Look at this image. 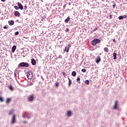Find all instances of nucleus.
<instances>
[{
  "label": "nucleus",
  "mask_w": 127,
  "mask_h": 127,
  "mask_svg": "<svg viewBox=\"0 0 127 127\" xmlns=\"http://www.w3.org/2000/svg\"><path fill=\"white\" fill-rule=\"evenodd\" d=\"M101 42V40L99 39H94L93 41L91 42V43L93 46H95V45L98 44V43H100Z\"/></svg>",
  "instance_id": "nucleus-1"
},
{
  "label": "nucleus",
  "mask_w": 127,
  "mask_h": 127,
  "mask_svg": "<svg viewBox=\"0 0 127 127\" xmlns=\"http://www.w3.org/2000/svg\"><path fill=\"white\" fill-rule=\"evenodd\" d=\"M27 76L28 79H29V80L32 79V77L33 76V75L32 74V72L31 71H28L27 72Z\"/></svg>",
  "instance_id": "nucleus-2"
},
{
  "label": "nucleus",
  "mask_w": 127,
  "mask_h": 127,
  "mask_svg": "<svg viewBox=\"0 0 127 127\" xmlns=\"http://www.w3.org/2000/svg\"><path fill=\"white\" fill-rule=\"evenodd\" d=\"M19 66H20V67H29V64L27 63H21L19 64Z\"/></svg>",
  "instance_id": "nucleus-3"
},
{
  "label": "nucleus",
  "mask_w": 127,
  "mask_h": 127,
  "mask_svg": "<svg viewBox=\"0 0 127 127\" xmlns=\"http://www.w3.org/2000/svg\"><path fill=\"white\" fill-rule=\"evenodd\" d=\"M15 123H16V120H15V115H13L11 119L10 123L12 125H13V124H15Z\"/></svg>",
  "instance_id": "nucleus-4"
},
{
  "label": "nucleus",
  "mask_w": 127,
  "mask_h": 127,
  "mask_svg": "<svg viewBox=\"0 0 127 127\" xmlns=\"http://www.w3.org/2000/svg\"><path fill=\"white\" fill-rule=\"evenodd\" d=\"M118 107H119V101L116 100L113 107V110H117Z\"/></svg>",
  "instance_id": "nucleus-5"
},
{
  "label": "nucleus",
  "mask_w": 127,
  "mask_h": 127,
  "mask_svg": "<svg viewBox=\"0 0 127 127\" xmlns=\"http://www.w3.org/2000/svg\"><path fill=\"white\" fill-rule=\"evenodd\" d=\"M34 100V96H33V95H31L28 96V101H29V102H33Z\"/></svg>",
  "instance_id": "nucleus-6"
},
{
  "label": "nucleus",
  "mask_w": 127,
  "mask_h": 127,
  "mask_svg": "<svg viewBox=\"0 0 127 127\" xmlns=\"http://www.w3.org/2000/svg\"><path fill=\"white\" fill-rule=\"evenodd\" d=\"M17 5L20 9L21 10H22L23 9V6H22V4H21V2H17Z\"/></svg>",
  "instance_id": "nucleus-7"
},
{
  "label": "nucleus",
  "mask_w": 127,
  "mask_h": 127,
  "mask_svg": "<svg viewBox=\"0 0 127 127\" xmlns=\"http://www.w3.org/2000/svg\"><path fill=\"white\" fill-rule=\"evenodd\" d=\"M95 62L96 63H100V62H101V57H100V56H97Z\"/></svg>",
  "instance_id": "nucleus-8"
},
{
  "label": "nucleus",
  "mask_w": 127,
  "mask_h": 127,
  "mask_svg": "<svg viewBox=\"0 0 127 127\" xmlns=\"http://www.w3.org/2000/svg\"><path fill=\"white\" fill-rule=\"evenodd\" d=\"M31 61L32 65H33L34 66L35 65H36V61H35L34 59H32L31 60Z\"/></svg>",
  "instance_id": "nucleus-9"
},
{
  "label": "nucleus",
  "mask_w": 127,
  "mask_h": 127,
  "mask_svg": "<svg viewBox=\"0 0 127 127\" xmlns=\"http://www.w3.org/2000/svg\"><path fill=\"white\" fill-rule=\"evenodd\" d=\"M15 16H17L18 17H19L20 16V13L19 12L16 11L14 13Z\"/></svg>",
  "instance_id": "nucleus-10"
},
{
  "label": "nucleus",
  "mask_w": 127,
  "mask_h": 127,
  "mask_svg": "<svg viewBox=\"0 0 127 127\" xmlns=\"http://www.w3.org/2000/svg\"><path fill=\"white\" fill-rule=\"evenodd\" d=\"M66 116L67 117H71V116H72V112L68 111L66 113Z\"/></svg>",
  "instance_id": "nucleus-11"
},
{
  "label": "nucleus",
  "mask_w": 127,
  "mask_h": 127,
  "mask_svg": "<svg viewBox=\"0 0 127 127\" xmlns=\"http://www.w3.org/2000/svg\"><path fill=\"white\" fill-rule=\"evenodd\" d=\"M8 23L9 25L12 26L13 25V24H14V21H13V20L8 21Z\"/></svg>",
  "instance_id": "nucleus-12"
},
{
  "label": "nucleus",
  "mask_w": 127,
  "mask_h": 127,
  "mask_svg": "<svg viewBox=\"0 0 127 127\" xmlns=\"http://www.w3.org/2000/svg\"><path fill=\"white\" fill-rule=\"evenodd\" d=\"M15 50H16V46L15 45H14L12 48V52L13 53V52H14V51H15Z\"/></svg>",
  "instance_id": "nucleus-13"
},
{
  "label": "nucleus",
  "mask_w": 127,
  "mask_h": 127,
  "mask_svg": "<svg viewBox=\"0 0 127 127\" xmlns=\"http://www.w3.org/2000/svg\"><path fill=\"white\" fill-rule=\"evenodd\" d=\"M11 98H7L6 101V104H9V103H10V102H11Z\"/></svg>",
  "instance_id": "nucleus-14"
},
{
  "label": "nucleus",
  "mask_w": 127,
  "mask_h": 127,
  "mask_svg": "<svg viewBox=\"0 0 127 127\" xmlns=\"http://www.w3.org/2000/svg\"><path fill=\"white\" fill-rule=\"evenodd\" d=\"M70 17H68L66 19L64 20V22H65V23H68V22L70 21Z\"/></svg>",
  "instance_id": "nucleus-15"
},
{
  "label": "nucleus",
  "mask_w": 127,
  "mask_h": 127,
  "mask_svg": "<svg viewBox=\"0 0 127 127\" xmlns=\"http://www.w3.org/2000/svg\"><path fill=\"white\" fill-rule=\"evenodd\" d=\"M113 55L114 57L113 59H114V60H116V59H117V53H114Z\"/></svg>",
  "instance_id": "nucleus-16"
},
{
  "label": "nucleus",
  "mask_w": 127,
  "mask_h": 127,
  "mask_svg": "<svg viewBox=\"0 0 127 127\" xmlns=\"http://www.w3.org/2000/svg\"><path fill=\"white\" fill-rule=\"evenodd\" d=\"M72 76H73V77H75L76 76V75H77V73L76 72V71H73L72 72Z\"/></svg>",
  "instance_id": "nucleus-17"
},
{
  "label": "nucleus",
  "mask_w": 127,
  "mask_h": 127,
  "mask_svg": "<svg viewBox=\"0 0 127 127\" xmlns=\"http://www.w3.org/2000/svg\"><path fill=\"white\" fill-rule=\"evenodd\" d=\"M104 51L108 53V52H109V49L108 48H104Z\"/></svg>",
  "instance_id": "nucleus-18"
},
{
  "label": "nucleus",
  "mask_w": 127,
  "mask_h": 127,
  "mask_svg": "<svg viewBox=\"0 0 127 127\" xmlns=\"http://www.w3.org/2000/svg\"><path fill=\"white\" fill-rule=\"evenodd\" d=\"M69 48H68L67 47H65L64 48V51H66V52H69Z\"/></svg>",
  "instance_id": "nucleus-19"
},
{
  "label": "nucleus",
  "mask_w": 127,
  "mask_h": 127,
  "mask_svg": "<svg viewBox=\"0 0 127 127\" xmlns=\"http://www.w3.org/2000/svg\"><path fill=\"white\" fill-rule=\"evenodd\" d=\"M85 84L86 85H89V84H90V81H89V80H86L85 81Z\"/></svg>",
  "instance_id": "nucleus-20"
},
{
  "label": "nucleus",
  "mask_w": 127,
  "mask_h": 127,
  "mask_svg": "<svg viewBox=\"0 0 127 127\" xmlns=\"http://www.w3.org/2000/svg\"><path fill=\"white\" fill-rule=\"evenodd\" d=\"M59 86V82H56V83H55V87L56 88H58Z\"/></svg>",
  "instance_id": "nucleus-21"
},
{
  "label": "nucleus",
  "mask_w": 127,
  "mask_h": 127,
  "mask_svg": "<svg viewBox=\"0 0 127 127\" xmlns=\"http://www.w3.org/2000/svg\"><path fill=\"white\" fill-rule=\"evenodd\" d=\"M3 28H4V29H7V28H8V25H6L3 27Z\"/></svg>",
  "instance_id": "nucleus-22"
},
{
  "label": "nucleus",
  "mask_w": 127,
  "mask_h": 127,
  "mask_svg": "<svg viewBox=\"0 0 127 127\" xmlns=\"http://www.w3.org/2000/svg\"><path fill=\"white\" fill-rule=\"evenodd\" d=\"M14 7L15 9H16V10H18V9H19V7L17 6H14Z\"/></svg>",
  "instance_id": "nucleus-23"
},
{
  "label": "nucleus",
  "mask_w": 127,
  "mask_h": 127,
  "mask_svg": "<svg viewBox=\"0 0 127 127\" xmlns=\"http://www.w3.org/2000/svg\"><path fill=\"white\" fill-rule=\"evenodd\" d=\"M13 112H14V111H13V110L10 111L9 112V115H11V114H13Z\"/></svg>",
  "instance_id": "nucleus-24"
},
{
  "label": "nucleus",
  "mask_w": 127,
  "mask_h": 127,
  "mask_svg": "<svg viewBox=\"0 0 127 127\" xmlns=\"http://www.w3.org/2000/svg\"><path fill=\"white\" fill-rule=\"evenodd\" d=\"M124 19V16H120L119 17V19H120V20H121V19Z\"/></svg>",
  "instance_id": "nucleus-25"
},
{
  "label": "nucleus",
  "mask_w": 127,
  "mask_h": 127,
  "mask_svg": "<svg viewBox=\"0 0 127 127\" xmlns=\"http://www.w3.org/2000/svg\"><path fill=\"white\" fill-rule=\"evenodd\" d=\"M96 30H98V28H97V27L94 28L92 30V31H93V32H94L96 31Z\"/></svg>",
  "instance_id": "nucleus-26"
},
{
  "label": "nucleus",
  "mask_w": 127,
  "mask_h": 127,
  "mask_svg": "<svg viewBox=\"0 0 127 127\" xmlns=\"http://www.w3.org/2000/svg\"><path fill=\"white\" fill-rule=\"evenodd\" d=\"M9 89L11 90V91H13V88H12L11 86H9Z\"/></svg>",
  "instance_id": "nucleus-27"
},
{
  "label": "nucleus",
  "mask_w": 127,
  "mask_h": 127,
  "mask_svg": "<svg viewBox=\"0 0 127 127\" xmlns=\"http://www.w3.org/2000/svg\"><path fill=\"white\" fill-rule=\"evenodd\" d=\"M87 70H86V69L83 68L82 69H81V71L83 72V73H85V72H86Z\"/></svg>",
  "instance_id": "nucleus-28"
},
{
  "label": "nucleus",
  "mask_w": 127,
  "mask_h": 127,
  "mask_svg": "<svg viewBox=\"0 0 127 127\" xmlns=\"http://www.w3.org/2000/svg\"><path fill=\"white\" fill-rule=\"evenodd\" d=\"M0 102H3V98L0 96Z\"/></svg>",
  "instance_id": "nucleus-29"
},
{
  "label": "nucleus",
  "mask_w": 127,
  "mask_h": 127,
  "mask_svg": "<svg viewBox=\"0 0 127 127\" xmlns=\"http://www.w3.org/2000/svg\"><path fill=\"white\" fill-rule=\"evenodd\" d=\"M80 78L79 77H78L77 78L76 81H77V82H79V81H80Z\"/></svg>",
  "instance_id": "nucleus-30"
},
{
  "label": "nucleus",
  "mask_w": 127,
  "mask_h": 127,
  "mask_svg": "<svg viewBox=\"0 0 127 127\" xmlns=\"http://www.w3.org/2000/svg\"><path fill=\"white\" fill-rule=\"evenodd\" d=\"M18 34H19V32H16L15 33V35H18Z\"/></svg>",
  "instance_id": "nucleus-31"
},
{
  "label": "nucleus",
  "mask_w": 127,
  "mask_h": 127,
  "mask_svg": "<svg viewBox=\"0 0 127 127\" xmlns=\"http://www.w3.org/2000/svg\"><path fill=\"white\" fill-rule=\"evenodd\" d=\"M113 42H114V43H116V42H117L116 41V39H114L113 40Z\"/></svg>",
  "instance_id": "nucleus-32"
},
{
  "label": "nucleus",
  "mask_w": 127,
  "mask_h": 127,
  "mask_svg": "<svg viewBox=\"0 0 127 127\" xmlns=\"http://www.w3.org/2000/svg\"><path fill=\"white\" fill-rule=\"evenodd\" d=\"M24 9H25V10H26V9H27V6H24Z\"/></svg>",
  "instance_id": "nucleus-33"
},
{
  "label": "nucleus",
  "mask_w": 127,
  "mask_h": 127,
  "mask_svg": "<svg viewBox=\"0 0 127 127\" xmlns=\"http://www.w3.org/2000/svg\"><path fill=\"white\" fill-rule=\"evenodd\" d=\"M113 8H115V7H116V4H113Z\"/></svg>",
  "instance_id": "nucleus-34"
},
{
  "label": "nucleus",
  "mask_w": 127,
  "mask_h": 127,
  "mask_svg": "<svg viewBox=\"0 0 127 127\" xmlns=\"http://www.w3.org/2000/svg\"><path fill=\"white\" fill-rule=\"evenodd\" d=\"M109 16H110V19H112V16H113V15H110Z\"/></svg>",
  "instance_id": "nucleus-35"
},
{
  "label": "nucleus",
  "mask_w": 127,
  "mask_h": 127,
  "mask_svg": "<svg viewBox=\"0 0 127 127\" xmlns=\"http://www.w3.org/2000/svg\"><path fill=\"white\" fill-rule=\"evenodd\" d=\"M70 84H71V80L69 79V85H70Z\"/></svg>",
  "instance_id": "nucleus-36"
},
{
  "label": "nucleus",
  "mask_w": 127,
  "mask_h": 127,
  "mask_svg": "<svg viewBox=\"0 0 127 127\" xmlns=\"http://www.w3.org/2000/svg\"><path fill=\"white\" fill-rule=\"evenodd\" d=\"M14 76L15 77L16 76V73L14 72Z\"/></svg>",
  "instance_id": "nucleus-37"
},
{
  "label": "nucleus",
  "mask_w": 127,
  "mask_h": 127,
  "mask_svg": "<svg viewBox=\"0 0 127 127\" xmlns=\"http://www.w3.org/2000/svg\"><path fill=\"white\" fill-rule=\"evenodd\" d=\"M23 118H25V116H24V114L22 115Z\"/></svg>",
  "instance_id": "nucleus-38"
},
{
  "label": "nucleus",
  "mask_w": 127,
  "mask_h": 127,
  "mask_svg": "<svg viewBox=\"0 0 127 127\" xmlns=\"http://www.w3.org/2000/svg\"><path fill=\"white\" fill-rule=\"evenodd\" d=\"M23 123H24L25 124H26V123H27V122H26V121H24Z\"/></svg>",
  "instance_id": "nucleus-39"
},
{
  "label": "nucleus",
  "mask_w": 127,
  "mask_h": 127,
  "mask_svg": "<svg viewBox=\"0 0 127 127\" xmlns=\"http://www.w3.org/2000/svg\"><path fill=\"white\" fill-rule=\"evenodd\" d=\"M1 0V1H5V0Z\"/></svg>",
  "instance_id": "nucleus-40"
},
{
  "label": "nucleus",
  "mask_w": 127,
  "mask_h": 127,
  "mask_svg": "<svg viewBox=\"0 0 127 127\" xmlns=\"http://www.w3.org/2000/svg\"><path fill=\"white\" fill-rule=\"evenodd\" d=\"M66 31H69V29H66Z\"/></svg>",
  "instance_id": "nucleus-41"
},
{
  "label": "nucleus",
  "mask_w": 127,
  "mask_h": 127,
  "mask_svg": "<svg viewBox=\"0 0 127 127\" xmlns=\"http://www.w3.org/2000/svg\"><path fill=\"white\" fill-rule=\"evenodd\" d=\"M63 73V75H64V72H62Z\"/></svg>",
  "instance_id": "nucleus-42"
},
{
  "label": "nucleus",
  "mask_w": 127,
  "mask_h": 127,
  "mask_svg": "<svg viewBox=\"0 0 127 127\" xmlns=\"http://www.w3.org/2000/svg\"><path fill=\"white\" fill-rule=\"evenodd\" d=\"M125 17H127V15H125Z\"/></svg>",
  "instance_id": "nucleus-43"
},
{
  "label": "nucleus",
  "mask_w": 127,
  "mask_h": 127,
  "mask_svg": "<svg viewBox=\"0 0 127 127\" xmlns=\"http://www.w3.org/2000/svg\"><path fill=\"white\" fill-rule=\"evenodd\" d=\"M68 46H70V45H68Z\"/></svg>",
  "instance_id": "nucleus-44"
}]
</instances>
